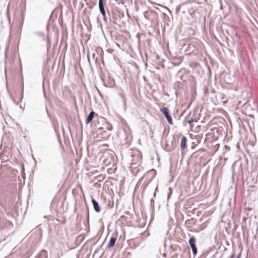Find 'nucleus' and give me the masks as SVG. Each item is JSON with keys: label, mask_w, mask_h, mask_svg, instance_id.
<instances>
[{"label": "nucleus", "mask_w": 258, "mask_h": 258, "mask_svg": "<svg viewBox=\"0 0 258 258\" xmlns=\"http://www.w3.org/2000/svg\"><path fill=\"white\" fill-rule=\"evenodd\" d=\"M156 172L154 169H151L147 171L144 175L142 177L138 182L137 185H140L142 183V181L150 183L153 179L155 177Z\"/></svg>", "instance_id": "nucleus-1"}, {"label": "nucleus", "mask_w": 258, "mask_h": 258, "mask_svg": "<svg viewBox=\"0 0 258 258\" xmlns=\"http://www.w3.org/2000/svg\"><path fill=\"white\" fill-rule=\"evenodd\" d=\"M160 111L164 114L168 122L170 124L172 125L173 123L172 117L170 115L168 108L165 107H163L160 108Z\"/></svg>", "instance_id": "nucleus-2"}, {"label": "nucleus", "mask_w": 258, "mask_h": 258, "mask_svg": "<svg viewBox=\"0 0 258 258\" xmlns=\"http://www.w3.org/2000/svg\"><path fill=\"white\" fill-rule=\"evenodd\" d=\"M196 239L195 237L192 236L189 239V244L191 247L194 255H196L197 253V248L196 245Z\"/></svg>", "instance_id": "nucleus-3"}, {"label": "nucleus", "mask_w": 258, "mask_h": 258, "mask_svg": "<svg viewBox=\"0 0 258 258\" xmlns=\"http://www.w3.org/2000/svg\"><path fill=\"white\" fill-rule=\"evenodd\" d=\"M135 165V163L131 164V168L132 169L133 174L136 175L140 172V171H142L143 170V167L140 165H138L137 167H134V165Z\"/></svg>", "instance_id": "nucleus-4"}, {"label": "nucleus", "mask_w": 258, "mask_h": 258, "mask_svg": "<svg viewBox=\"0 0 258 258\" xmlns=\"http://www.w3.org/2000/svg\"><path fill=\"white\" fill-rule=\"evenodd\" d=\"M91 202L95 211L96 213H99L101 211V209L98 202H97V201L93 198H92Z\"/></svg>", "instance_id": "nucleus-5"}, {"label": "nucleus", "mask_w": 258, "mask_h": 258, "mask_svg": "<svg viewBox=\"0 0 258 258\" xmlns=\"http://www.w3.org/2000/svg\"><path fill=\"white\" fill-rule=\"evenodd\" d=\"M187 139L185 137L183 136L181 138L180 143V148L182 150H185L187 148Z\"/></svg>", "instance_id": "nucleus-6"}, {"label": "nucleus", "mask_w": 258, "mask_h": 258, "mask_svg": "<svg viewBox=\"0 0 258 258\" xmlns=\"http://www.w3.org/2000/svg\"><path fill=\"white\" fill-rule=\"evenodd\" d=\"M95 114V113L93 111H92L89 113L85 120V122L86 124H88L92 120L93 117H94Z\"/></svg>", "instance_id": "nucleus-7"}, {"label": "nucleus", "mask_w": 258, "mask_h": 258, "mask_svg": "<svg viewBox=\"0 0 258 258\" xmlns=\"http://www.w3.org/2000/svg\"><path fill=\"white\" fill-rule=\"evenodd\" d=\"M99 11L101 14L104 13L105 12V8H104V4L103 3V0H99Z\"/></svg>", "instance_id": "nucleus-8"}, {"label": "nucleus", "mask_w": 258, "mask_h": 258, "mask_svg": "<svg viewBox=\"0 0 258 258\" xmlns=\"http://www.w3.org/2000/svg\"><path fill=\"white\" fill-rule=\"evenodd\" d=\"M116 241V236H112L109 240V242L107 245L108 248H111L114 246Z\"/></svg>", "instance_id": "nucleus-9"}, {"label": "nucleus", "mask_w": 258, "mask_h": 258, "mask_svg": "<svg viewBox=\"0 0 258 258\" xmlns=\"http://www.w3.org/2000/svg\"><path fill=\"white\" fill-rule=\"evenodd\" d=\"M199 119V117H194V116H192L189 119L187 120V122H188V123L191 126V123L192 122H198V120Z\"/></svg>", "instance_id": "nucleus-10"}, {"label": "nucleus", "mask_w": 258, "mask_h": 258, "mask_svg": "<svg viewBox=\"0 0 258 258\" xmlns=\"http://www.w3.org/2000/svg\"><path fill=\"white\" fill-rule=\"evenodd\" d=\"M149 183H148V182H147L145 181H143V184L141 186V189H142V192H144L145 191V190Z\"/></svg>", "instance_id": "nucleus-11"}, {"label": "nucleus", "mask_w": 258, "mask_h": 258, "mask_svg": "<svg viewBox=\"0 0 258 258\" xmlns=\"http://www.w3.org/2000/svg\"><path fill=\"white\" fill-rule=\"evenodd\" d=\"M119 95L122 98L123 103L124 104L125 103V98H124V96L123 92H121L119 93Z\"/></svg>", "instance_id": "nucleus-12"}, {"label": "nucleus", "mask_w": 258, "mask_h": 258, "mask_svg": "<svg viewBox=\"0 0 258 258\" xmlns=\"http://www.w3.org/2000/svg\"><path fill=\"white\" fill-rule=\"evenodd\" d=\"M102 16H103V21L105 22H107V19H106V13H102L101 14Z\"/></svg>", "instance_id": "nucleus-13"}, {"label": "nucleus", "mask_w": 258, "mask_h": 258, "mask_svg": "<svg viewBox=\"0 0 258 258\" xmlns=\"http://www.w3.org/2000/svg\"><path fill=\"white\" fill-rule=\"evenodd\" d=\"M173 149H174V147H173V146H171V147H169V146H168V145H167V148H166V150H167V151H170L173 150Z\"/></svg>", "instance_id": "nucleus-14"}, {"label": "nucleus", "mask_w": 258, "mask_h": 258, "mask_svg": "<svg viewBox=\"0 0 258 258\" xmlns=\"http://www.w3.org/2000/svg\"><path fill=\"white\" fill-rule=\"evenodd\" d=\"M150 205L151 207H154V200L153 199L150 201Z\"/></svg>", "instance_id": "nucleus-15"}, {"label": "nucleus", "mask_w": 258, "mask_h": 258, "mask_svg": "<svg viewBox=\"0 0 258 258\" xmlns=\"http://www.w3.org/2000/svg\"><path fill=\"white\" fill-rule=\"evenodd\" d=\"M95 53H93V55H92V57L94 59H95ZM97 58H95V61L97 62Z\"/></svg>", "instance_id": "nucleus-16"}, {"label": "nucleus", "mask_w": 258, "mask_h": 258, "mask_svg": "<svg viewBox=\"0 0 258 258\" xmlns=\"http://www.w3.org/2000/svg\"><path fill=\"white\" fill-rule=\"evenodd\" d=\"M221 99H224V96L223 94H221Z\"/></svg>", "instance_id": "nucleus-17"}, {"label": "nucleus", "mask_w": 258, "mask_h": 258, "mask_svg": "<svg viewBox=\"0 0 258 258\" xmlns=\"http://www.w3.org/2000/svg\"><path fill=\"white\" fill-rule=\"evenodd\" d=\"M110 125V127H108V130H112V126H111V125Z\"/></svg>", "instance_id": "nucleus-18"}, {"label": "nucleus", "mask_w": 258, "mask_h": 258, "mask_svg": "<svg viewBox=\"0 0 258 258\" xmlns=\"http://www.w3.org/2000/svg\"><path fill=\"white\" fill-rule=\"evenodd\" d=\"M158 190V186L156 187L155 190V192H156V191Z\"/></svg>", "instance_id": "nucleus-19"}, {"label": "nucleus", "mask_w": 258, "mask_h": 258, "mask_svg": "<svg viewBox=\"0 0 258 258\" xmlns=\"http://www.w3.org/2000/svg\"><path fill=\"white\" fill-rule=\"evenodd\" d=\"M234 256V253H233L230 258H233Z\"/></svg>", "instance_id": "nucleus-20"}, {"label": "nucleus", "mask_w": 258, "mask_h": 258, "mask_svg": "<svg viewBox=\"0 0 258 258\" xmlns=\"http://www.w3.org/2000/svg\"><path fill=\"white\" fill-rule=\"evenodd\" d=\"M190 114H191V113H190V114H189V115H188V117H186L185 118V119H186H186H187V118H188L190 116Z\"/></svg>", "instance_id": "nucleus-21"}, {"label": "nucleus", "mask_w": 258, "mask_h": 258, "mask_svg": "<svg viewBox=\"0 0 258 258\" xmlns=\"http://www.w3.org/2000/svg\"><path fill=\"white\" fill-rule=\"evenodd\" d=\"M153 196H154V197H155L156 196V192H154Z\"/></svg>", "instance_id": "nucleus-22"}, {"label": "nucleus", "mask_w": 258, "mask_h": 258, "mask_svg": "<svg viewBox=\"0 0 258 258\" xmlns=\"http://www.w3.org/2000/svg\"><path fill=\"white\" fill-rule=\"evenodd\" d=\"M88 62L90 63V58L89 57V56H88Z\"/></svg>", "instance_id": "nucleus-23"}]
</instances>
